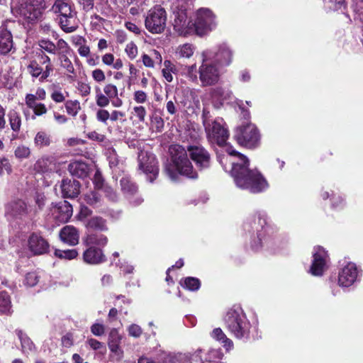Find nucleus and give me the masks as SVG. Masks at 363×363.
I'll list each match as a JSON object with an SVG mask.
<instances>
[{"mask_svg": "<svg viewBox=\"0 0 363 363\" xmlns=\"http://www.w3.org/2000/svg\"><path fill=\"white\" fill-rule=\"evenodd\" d=\"M104 94L109 99L116 98L118 96V91L116 86L112 84H108L104 87Z\"/></svg>", "mask_w": 363, "mask_h": 363, "instance_id": "a18cd8bd", "label": "nucleus"}, {"mask_svg": "<svg viewBox=\"0 0 363 363\" xmlns=\"http://www.w3.org/2000/svg\"><path fill=\"white\" fill-rule=\"evenodd\" d=\"M26 104L33 111L35 116H42L45 114L48 111L45 105L42 103L26 102Z\"/></svg>", "mask_w": 363, "mask_h": 363, "instance_id": "ea45409f", "label": "nucleus"}, {"mask_svg": "<svg viewBox=\"0 0 363 363\" xmlns=\"http://www.w3.org/2000/svg\"><path fill=\"white\" fill-rule=\"evenodd\" d=\"M234 138L238 143L248 148H255L260 143V134L255 124L247 123L237 127Z\"/></svg>", "mask_w": 363, "mask_h": 363, "instance_id": "0eeeda50", "label": "nucleus"}, {"mask_svg": "<svg viewBox=\"0 0 363 363\" xmlns=\"http://www.w3.org/2000/svg\"><path fill=\"white\" fill-rule=\"evenodd\" d=\"M108 238L106 235L96 233H88L83 238V243L86 247L98 246L100 248L106 246Z\"/></svg>", "mask_w": 363, "mask_h": 363, "instance_id": "b1692460", "label": "nucleus"}, {"mask_svg": "<svg viewBox=\"0 0 363 363\" xmlns=\"http://www.w3.org/2000/svg\"><path fill=\"white\" fill-rule=\"evenodd\" d=\"M102 189L105 194L106 197H107L110 201H118V194L116 192V191L113 190V189L111 186L106 184Z\"/></svg>", "mask_w": 363, "mask_h": 363, "instance_id": "09e8293b", "label": "nucleus"}, {"mask_svg": "<svg viewBox=\"0 0 363 363\" xmlns=\"http://www.w3.org/2000/svg\"><path fill=\"white\" fill-rule=\"evenodd\" d=\"M212 94L214 97H218L222 100L230 98L232 92L229 90H225L222 87H217L213 89Z\"/></svg>", "mask_w": 363, "mask_h": 363, "instance_id": "37998d69", "label": "nucleus"}, {"mask_svg": "<svg viewBox=\"0 0 363 363\" xmlns=\"http://www.w3.org/2000/svg\"><path fill=\"white\" fill-rule=\"evenodd\" d=\"M359 270L354 263L350 262L339 273V284L344 287L352 285L357 279Z\"/></svg>", "mask_w": 363, "mask_h": 363, "instance_id": "f3484780", "label": "nucleus"}, {"mask_svg": "<svg viewBox=\"0 0 363 363\" xmlns=\"http://www.w3.org/2000/svg\"><path fill=\"white\" fill-rule=\"evenodd\" d=\"M26 71L32 78H38L40 82H45L53 72L50 57L43 51L36 52L34 57L28 60Z\"/></svg>", "mask_w": 363, "mask_h": 363, "instance_id": "20e7f679", "label": "nucleus"}, {"mask_svg": "<svg viewBox=\"0 0 363 363\" xmlns=\"http://www.w3.org/2000/svg\"><path fill=\"white\" fill-rule=\"evenodd\" d=\"M187 150L191 160L200 169H206L210 166L211 157L206 150L200 145H188Z\"/></svg>", "mask_w": 363, "mask_h": 363, "instance_id": "4468645a", "label": "nucleus"}, {"mask_svg": "<svg viewBox=\"0 0 363 363\" xmlns=\"http://www.w3.org/2000/svg\"><path fill=\"white\" fill-rule=\"evenodd\" d=\"M230 333L238 339L248 338L250 323L240 309H230L224 318Z\"/></svg>", "mask_w": 363, "mask_h": 363, "instance_id": "423d86ee", "label": "nucleus"}, {"mask_svg": "<svg viewBox=\"0 0 363 363\" xmlns=\"http://www.w3.org/2000/svg\"><path fill=\"white\" fill-rule=\"evenodd\" d=\"M187 152V148L177 144L172 145L169 148L171 160L177 171L189 178L196 179L198 174L189 159Z\"/></svg>", "mask_w": 363, "mask_h": 363, "instance_id": "39448f33", "label": "nucleus"}, {"mask_svg": "<svg viewBox=\"0 0 363 363\" xmlns=\"http://www.w3.org/2000/svg\"><path fill=\"white\" fill-rule=\"evenodd\" d=\"M51 213L54 218L60 223H67L73 214L72 206L67 201L52 203Z\"/></svg>", "mask_w": 363, "mask_h": 363, "instance_id": "2eb2a0df", "label": "nucleus"}, {"mask_svg": "<svg viewBox=\"0 0 363 363\" xmlns=\"http://www.w3.org/2000/svg\"><path fill=\"white\" fill-rule=\"evenodd\" d=\"M164 65V68L162 71V75L168 82H171L173 80L172 72H174L175 67L169 60H165Z\"/></svg>", "mask_w": 363, "mask_h": 363, "instance_id": "4c0bfd02", "label": "nucleus"}, {"mask_svg": "<svg viewBox=\"0 0 363 363\" xmlns=\"http://www.w3.org/2000/svg\"><path fill=\"white\" fill-rule=\"evenodd\" d=\"M6 211L13 217H21L27 214V206L22 200L13 201L6 205Z\"/></svg>", "mask_w": 363, "mask_h": 363, "instance_id": "5701e85b", "label": "nucleus"}, {"mask_svg": "<svg viewBox=\"0 0 363 363\" xmlns=\"http://www.w3.org/2000/svg\"><path fill=\"white\" fill-rule=\"evenodd\" d=\"M133 99L137 103L143 104L147 101V96L145 91L139 90L135 91Z\"/></svg>", "mask_w": 363, "mask_h": 363, "instance_id": "0e129e2a", "label": "nucleus"}, {"mask_svg": "<svg viewBox=\"0 0 363 363\" xmlns=\"http://www.w3.org/2000/svg\"><path fill=\"white\" fill-rule=\"evenodd\" d=\"M51 143L50 135L44 131L37 133L34 138V144L38 147L49 146Z\"/></svg>", "mask_w": 363, "mask_h": 363, "instance_id": "473e14b6", "label": "nucleus"}, {"mask_svg": "<svg viewBox=\"0 0 363 363\" xmlns=\"http://www.w3.org/2000/svg\"><path fill=\"white\" fill-rule=\"evenodd\" d=\"M62 196L65 198H75L80 192V183L77 180L64 179L60 185Z\"/></svg>", "mask_w": 363, "mask_h": 363, "instance_id": "4be33fe9", "label": "nucleus"}, {"mask_svg": "<svg viewBox=\"0 0 363 363\" xmlns=\"http://www.w3.org/2000/svg\"><path fill=\"white\" fill-rule=\"evenodd\" d=\"M51 99L56 103H62L65 100V96L59 90H55L51 94Z\"/></svg>", "mask_w": 363, "mask_h": 363, "instance_id": "338daca9", "label": "nucleus"}, {"mask_svg": "<svg viewBox=\"0 0 363 363\" xmlns=\"http://www.w3.org/2000/svg\"><path fill=\"white\" fill-rule=\"evenodd\" d=\"M84 200L90 206H99L101 203V198L97 192L91 191L84 195Z\"/></svg>", "mask_w": 363, "mask_h": 363, "instance_id": "e433bc0d", "label": "nucleus"}, {"mask_svg": "<svg viewBox=\"0 0 363 363\" xmlns=\"http://www.w3.org/2000/svg\"><path fill=\"white\" fill-rule=\"evenodd\" d=\"M52 11L56 15L59 24L65 33H72L78 28L79 20L73 4L65 0H55Z\"/></svg>", "mask_w": 363, "mask_h": 363, "instance_id": "f03ea898", "label": "nucleus"}, {"mask_svg": "<svg viewBox=\"0 0 363 363\" xmlns=\"http://www.w3.org/2000/svg\"><path fill=\"white\" fill-rule=\"evenodd\" d=\"M219 162L225 171L228 164L231 166L230 173L236 185L252 193H259L267 187V182L256 169H250L249 160L243 155L235 151H228V155L219 157Z\"/></svg>", "mask_w": 363, "mask_h": 363, "instance_id": "f257e3e1", "label": "nucleus"}, {"mask_svg": "<svg viewBox=\"0 0 363 363\" xmlns=\"http://www.w3.org/2000/svg\"><path fill=\"white\" fill-rule=\"evenodd\" d=\"M211 338L217 340H230V339L226 337V335L220 328L213 329L211 333Z\"/></svg>", "mask_w": 363, "mask_h": 363, "instance_id": "6e6d98bb", "label": "nucleus"}, {"mask_svg": "<svg viewBox=\"0 0 363 363\" xmlns=\"http://www.w3.org/2000/svg\"><path fill=\"white\" fill-rule=\"evenodd\" d=\"M67 113L72 116H76L81 109V106L77 100H69L65 104Z\"/></svg>", "mask_w": 363, "mask_h": 363, "instance_id": "f704fd0d", "label": "nucleus"}, {"mask_svg": "<svg viewBox=\"0 0 363 363\" xmlns=\"http://www.w3.org/2000/svg\"><path fill=\"white\" fill-rule=\"evenodd\" d=\"M5 170L7 174H11L12 172V167L10 164L8 159L4 157L0 160V175H1Z\"/></svg>", "mask_w": 363, "mask_h": 363, "instance_id": "13d9d810", "label": "nucleus"}, {"mask_svg": "<svg viewBox=\"0 0 363 363\" xmlns=\"http://www.w3.org/2000/svg\"><path fill=\"white\" fill-rule=\"evenodd\" d=\"M125 51L130 59H134L138 55V48L136 45L130 42L126 45Z\"/></svg>", "mask_w": 363, "mask_h": 363, "instance_id": "864d4df0", "label": "nucleus"}, {"mask_svg": "<svg viewBox=\"0 0 363 363\" xmlns=\"http://www.w3.org/2000/svg\"><path fill=\"white\" fill-rule=\"evenodd\" d=\"M111 99H109L104 94L100 91L96 95V104L101 108L106 107L109 105Z\"/></svg>", "mask_w": 363, "mask_h": 363, "instance_id": "49530a36", "label": "nucleus"}, {"mask_svg": "<svg viewBox=\"0 0 363 363\" xmlns=\"http://www.w3.org/2000/svg\"><path fill=\"white\" fill-rule=\"evenodd\" d=\"M203 125L208 138L215 141L219 146L225 144L229 137V133L222 118L214 121L204 119Z\"/></svg>", "mask_w": 363, "mask_h": 363, "instance_id": "9d476101", "label": "nucleus"}, {"mask_svg": "<svg viewBox=\"0 0 363 363\" xmlns=\"http://www.w3.org/2000/svg\"><path fill=\"white\" fill-rule=\"evenodd\" d=\"M184 286L189 290L196 291L200 287V281L194 277H187L184 279Z\"/></svg>", "mask_w": 363, "mask_h": 363, "instance_id": "c03bdc74", "label": "nucleus"}, {"mask_svg": "<svg viewBox=\"0 0 363 363\" xmlns=\"http://www.w3.org/2000/svg\"><path fill=\"white\" fill-rule=\"evenodd\" d=\"M108 347L111 352L120 356L123 352L118 345V342H108Z\"/></svg>", "mask_w": 363, "mask_h": 363, "instance_id": "774afa93", "label": "nucleus"}, {"mask_svg": "<svg viewBox=\"0 0 363 363\" xmlns=\"http://www.w3.org/2000/svg\"><path fill=\"white\" fill-rule=\"evenodd\" d=\"M11 302L9 295L5 292H0V313H11Z\"/></svg>", "mask_w": 363, "mask_h": 363, "instance_id": "7c9ffc66", "label": "nucleus"}, {"mask_svg": "<svg viewBox=\"0 0 363 363\" xmlns=\"http://www.w3.org/2000/svg\"><path fill=\"white\" fill-rule=\"evenodd\" d=\"M121 191L127 196H133L138 191L137 185L128 177H123L120 181Z\"/></svg>", "mask_w": 363, "mask_h": 363, "instance_id": "c85d7f7f", "label": "nucleus"}, {"mask_svg": "<svg viewBox=\"0 0 363 363\" xmlns=\"http://www.w3.org/2000/svg\"><path fill=\"white\" fill-rule=\"evenodd\" d=\"M207 52L211 55V60L221 66H228L232 62L233 52L225 44L220 45L218 51L214 53Z\"/></svg>", "mask_w": 363, "mask_h": 363, "instance_id": "6ab92c4d", "label": "nucleus"}, {"mask_svg": "<svg viewBox=\"0 0 363 363\" xmlns=\"http://www.w3.org/2000/svg\"><path fill=\"white\" fill-rule=\"evenodd\" d=\"M13 47L11 33L5 28H0V52L8 53Z\"/></svg>", "mask_w": 363, "mask_h": 363, "instance_id": "a878e982", "label": "nucleus"}, {"mask_svg": "<svg viewBox=\"0 0 363 363\" xmlns=\"http://www.w3.org/2000/svg\"><path fill=\"white\" fill-rule=\"evenodd\" d=\"M93 182L95 186V188L98 189H102L105 186L104 184V179L102 177V175L98 171L94 174Z\"/></svg>", "mask_w": 363, "mask_h": 363, "instance_id": "052dcab7", "label": "nucleus"}, {"mask_svg": "<svg viewBox=\"0 0 363 363\" xmlns=\"http://www.w3.org/2000/svg\"><path fill=\"white\" fill-rule=\"evenodd\" d=\"M188 77L191 79L193 81L196 79V65L194 64L191 66H186L184 69Z\"/></svg>", "mask_w": 363, "mask_h": 363, "instance_id": "69168bd1", "label": "nucleus"}, {"mask_svg": "<svg viewBox=\"0 0 363 363\" xmlns=\"http://www.w3.org/2000/svg\"><path fill=\"white\" fill-rule=\"evenodd\" d=\"M91 76L97 82H102L105 80L106 77L104 71L101 69H96L92 71Z\"/></svg>", "mask_w": 363, "mask_h": 363, "instance_id": "e2e57ef3", "label": "nucleus"}, {"mask_svg": "<svg viewBox=\"0 0 363 363\" xmlns=\"http://www.w3.org/2000/svg\"><path fill=\"white\" fill-rule=\"evenodd\" d=\"M83 260L89 264H99L106 260L105 255L101 248L87 247L83 253Z\"/></svg>", "mask_w": 363, "mask_h": 363, "instance_id": "412c9836", "label": "nucleus"}, {"mask_svg": "<svg viewBox=\"0 0 363 363\" xmlns=\"http://www.w3.org/2000/svg\"><path fill=\"white\" fill-rule=\"evenodd\" d=\"M128 330L129 335L134 338H138L142 334L141 328L136 324H132L130 325Z\"/></svg>", "mask_w": 363, "mask_h": 363, "instance_id": "bf43d9fd", "label": "nucleus"}, {"mask_svg": "<svg viewBox=\"0 0 363 363\" xmlns=\"http://www.w3.org/2000/svg\"><path fill=\"white\" fill-rule=\"evenodd\" d=\"M164 123L161 116L152 115L150 118V127L153 131L161 133L164 128Z\"/></svg>", "mask_w": 363, "mask_h": 363, "instance_id": "72a5a7b5", "label": "nucleus"}, {"mask_svg": "<svg viewBox=\"0 0 363 363\" xmlns=\"http://www.w3.org/2000/svg\"><path fill=\"white\" fill-rule=\"evenodd\" d=\"M133 113L138 118L140 122H144L147 115V111L143 106H135L133 108Z\"/></svg>", "mask_w": 363, "mask_h": 363, "instance_id": "8fccbe9b", "label": "nucleus"}, {"mask_svg": "<svg viewBox=\"0 0 363 363\" xmlns=\"http://www.w3.org/2000/svg\"><path fill=\"white\" fill-rule=\"evenodd\" d=\"M55 54L59 52H70V47L68 43L64 40L63 39H60L57 44H55Z\"/></svg>", "mask_w": 363, "mask_h": 363, "instance_id": "de8ad7c7", "label": "nucleus"}, {"mask_svg": "<svg viewBox=\"0 0 363 363\" xmlns=\"http://www.w3.org/2000/svg\"><path fill=\"white\" fill-rule=\"evenodd\" d=\"M60 65H61L62 67H63L64 69H66V71L67 72L68 77L71 78L73 80L74 79V77L72 76L71 74H74L75 69H74V67L71 60H69L67 61H65V62H62Z\"/></svg>", "mask_w": 363, "mask_h": 363, "instance_id": "4d7b16f0", "label": "nucleus"}, {"mask_svg": "<svg viewBox=\"0 0 363 363\" xmlns=\"http://www.w3.org/2000/svg\"><path fill=\"white\" fill-rule=\"evenodd\" d=\"M203 62L199 69V79L203 86H212L220 79V72L214 65L211 56L208 52L203 53Z\"/></svg>", "mask_w": 363, "mask_h": 363, "instance_id": "6e6552de", "label": "nucleus"}, {"mask_svg": "<svg viewBox=\"0 0 363 363\" xmlns=\"http://www.w3.org/2000/svg\"><path fill=\"white\" fill-rule=\"evenodd\" d=\"M48 8L45 0H18L12 11L30 23L40 21Z\"/></svg>", "mask_w": 363, "mask_h": 363, "instance_id": "7ed1b4c3", "label": "nucleus"}, {"mask_svg": "<svg viewBox=\"0 0 363 363\" xmlns=\"http://www.w3.org/2000/svg\"><path fill=\"white\" fill-rule=\"evenodd\" d=\"M54 166V158L50 156H43L39 158L34 164V169L38 173L51 172Z\"/></svg>", "mask_w": 363, "mask_h": 363, "instance_id": "bb28decb", "label": "nucleus"}, {"mask_svg": "<svg viewBox=\"0 0 363 363\" xmlns=\"http://www.w3.org/2000/svg\"><path fill=\"white\" fill-rule=\"evenodd\" d=\"M167 12L161 6L150 9L145 16L146 29L152 34H160L164 31L167 25Z\"/></svg>", "mask_w": 363, "mask_h": 363, "instance_id": "1a4fd4ad", "label": "nucleus"}, {"mask_svg": "<svg viewBox=\"0 0 363 363\" xmlns=\"http://www.w3.org/2000/svg\"><path fill=\"white\" fill-rule=\"evenodd\" d=\"M48 242L40 234L33 233L28 239V247L33 255H40L48 252Z\"/></svg>", "mask_w": 363, "mask_h": 363, "instance_id": "a211bd4d", "label": "nucleus"}, {"mask_svg": "<svg viewBox=\"0 0 363 363\" xmlns=\"http://www.w3.org/2000/svg\"><path fill=\"white\" fill-rule=\"evenodd\" d=\"M55 255L60 259L70 260L78 256V252L74 249L66 250H56L55 251Z\"/></svg>", "mask_w": 363, "mask_h": 363, "instance_id": "c9c22d12", "label": "nucleus"}, {"mask_svg": "<svg viewBox=\"0 0 363 363\" xmlns=\"http://www.w3.org/2000/svg\"><path fill=\"white\" fill-rule=\"evenodd\" d=\"M61 241L70 246L77 245L79 240V232L73 225H65L59 233Z\"/></svg>", "mask_w": 363, "mask_h": 363, "instance_id": "aec40b11", "label": "nucleus"}, {"mask_svg": "<svg viewBox=\"0 0 363 363\" xmlns=\"http://www.w3.org/2000/svg\"><path fill=\"white\" fill-rule=\"evenodd\" d=\"M30 154V149L24 145H18L14 151L15 157L19 160L27 159Z\"/></svg>", "mask_w": 363, "mask_h": 363, "instance_id": "a19ab883", "label": "nucleus"}, {"mask_svg": "<svg viewBox=\"0 0 363 363\" xmlns=\"http://www.w3.org/2000/svg\"><path fill=\"white\" fill-rule=\"evenodd\" d=\"M216 26L214 16L208 9H200L196 13V18L193 21V34L202 36L211 31Z\"/></svg>", "mask_w": 363, "mask_h": 363, "instance_id": "9b49d317", "label": "nucleus"}, {"mask_svg": "<svg viewBox=\"0 0 363 363\" xmlns=\"http://www.w3.org/2000/svg\"><path fill=\"white\" fill-rule=\"evenodd\" d=\"M195 48L192 44L184 43L179 45L175 51V55L179 58H190L194 52Z\"/></svg>", "mask_w": 363, "mask_h": 363, "instance_id": "c756f323", "label": "nucleus"}, {"mask_svg": "<svg viewBox=\"0 0 363 363\" xmlns=\"http://www.w3.org/2000/svg\"><path fill=\"white\" fill-rule=\"evenodd\" d=\"M313 260L310 268V272L314 276H321L326 269L327 253L320 246L314 248Z\"/></svg>", "mask_w": 363, "mask_h": 363, "instance_id": "dca6fc26", "label": "nucleus"}, {"mask_svg": "<svg viewBox=\"0 0 363 363\" xmlns=\"http://www.w3.org/2000/svg\"><path fill=\"white\" fill-rule=\"evenodd\" d=\"M38 45L41 48V51L45 50L50 54H55V44L49 40H40Z\"/></svg>", "mask_w": 363, "mask_h": 363, "instance_id": "79ce46f5", "label": "nucleus"}, {"mask_svg": "<svg viewBox=\"0 0 363 363\" xmlns=\"http://www.w3.org/2000/svg\"><path fill=\"white\" fill-rule=\"evenodd\" d=\"M96 117L97 121H99L101 123H106L107 121L108 120V118L110 117V113L107 110L104 109V108H100L97 111Z\"/></svg>", "mask_w": 363, "mask_h": 363, "instance_id": "5fc2aeb1", "label": "nucleus"}, {"mask_svg": "<svg viewBox=\"0 0 363 363\" xmlns=\"http://www.w3.org/2000/svg\"><path fill=\"white\" fill-rule=\"evenodd\" d=\"M8 117L11 130L18 133L21 126V118L19 113L16 111H11L9 113Z\"/></svg>", "mask_w": 363, "mask_h": 363, "instance_id": "2f4dec72", "label": "nucleus"}, {"mask_svg": "<svg viewBox=\"0 0 363 363\" xmlns=\"http://www.w3.org/2000/svg\"><path fill=\"white\" fill-rule=\"evenodd\" d=\"M173 28L179 35L187 36L193 34L192 21H187L185 9L176 8L173 11Z\"/></svg>", "mask_w": 363, "mask_h": 363, "instance_id": "ddd939ff", "label": "nucleus"}, {"mask_svg": "<svg viewBox=\"0 0 363 363\" xmlns=\"http://www.w3.org/2000/svg\"><path fill=\"white\" fill-rule=\"evenodd\" d=\"M91 333L96 336H101L104 333L105 328L103 324L101 323H94L91 327Z\"/></svg>", "mask_w": 363, "mask_h": 363, "instance_id": "680f3d73", "label": "nucleus"}, {"mask_svg": "<svg viewBox=\"0 0 363 363\" xmlns=\"http://www.w3.org/2000/svg\"><path fill=\"white\" fill-rule=\"evenodd\" d=\"M82 42L84 43L85 39L80 38L79 41L77 43V45H79L78 52L81 57H88L90 54V48L88 45L82 43Z\"/></svg>", "mask_w": 363, "mask_h": 363, "instance_id": "603ef678", "label": "nucleus"}, {"mask_svg": "<svg viewBox=\"0 0 363 363\" xmlns=\"http://www.w3.org/2000/svg\"><path fill=\"white\" fill-rule=\"evenodd\" d=\"M86 227L88 229L98 231H107L108 229L106 220L100 216H94L89 218L86 223Z\"/></svg>", "mask_w": 363, "mask_h": 363, "instance_id": "cd10ccee", "label": "nucleus"}, {"mask_svg": "<svg viewBox=\"0 0 363 363\" xmlns=\"http://www.w3.org/2000/svg\"><path fill=\"white\" fill-rule=\"evenodd\" d=\"M38 282V276L35 272H29L26 274L24 284L28 286H34Z\"/></svg>", "mask_w": 363, "mask_h": 363, "instance_id": "3c124183", "label": "nucleus"}, {"mask_svg": "<svg viewBox=\"0 0 363 363\" xmlns=\"http://www.w3.org/2000/svg\"><path fill=\"white\" fill-rule=\"evenodd\" d=\"M139 168L147 175L150 182H152L157 177L159 168L158 162L155 156L147 152L142 151L138 155Z\"/></svg>", "mask_w": 363, "mask_h": 363, "instance_id": "f8f14e48", "label": "nucleus"}, {"mask_svg": "<svg viewBox=\"0 0 363 363\" xmlns=\"http://www.w3.org/2000/svg\"><path fill=\"white\" fill-rule=\"evenodd\" d=\"M68 170L73 176L78 178H84L88 175L89 166L84 162L76 160L69 164Z\"/></svg>", "mask_w": 363, "mask_h": 363, "instance_id": "393cba45", "label": "nucleus"}, {"mask_svg": "<svg viewBox=\"0 0 363 363\" xmlns=\"http://www.w3.org/2000/svg\"><path fill=\"white\" fill-rule=\"evenodd\" d=\"M46 97V92L44 89L38 88L36 90L35 94H28L26 96L25 101L26 102H31L36 103L35 101L38 100H44Z\"/></svg>", "mask_w": 363, "mask_h": 363, "instance_id": "58836bf2", "label": "nucleus"}]
</instances>
